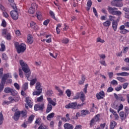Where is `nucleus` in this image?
Segmentation results:
<instances>
[{
  "label": "nucleus",
  "instance_id": "obj_28",
  "mask_svg": "<svg viewBox=\"0 0 129 129\" xmlns=\"http://www.w3.org/2000/svg\"><path fill=\"white\" fill-rule=\"evenodd\" d=\"M100 115L99 114H97L94 116V118H92L94 119V120L96 122H97V121H100Z\"/></svg>",
  "mask_w": 129,
  "mask_h": 129
},
{
  "label": "nucleus",
  "instance_id": "obj_41",
  "mask_svg": "<svg viewBox=\"0 0 129 129\" xmlns=\"http://www.w3.org/2000/svg\"><path fill=\"white\" fill-rule=\"evenodd\" d=\"M3 120H4V115H3V111L0 112V125L3 124Z\"/></svg>",
  "mask_w": 129,
  "mask_h": 129
},
{
  "label": "nucleus",
  "instance_id": "obj_20",
  "mask_svg": "<svg viewBox=\"0 0 129 129\" xmlns=\"http://www.w3.org/2000/svg\"><path fill=\"white\" fill-rule=\"evenodd\" d=\"M91 6H92V1H91V0H88L87 3V7L86 8V10L87 11V12L90 10V8H91Z\"/></svg>",
  "mask_w": 129,
  "mask_h": 129
},
{
  "label": "nucleus",
  "instance_id": "obj_62",
  "mask_svg": "<svg viewBox=\"0 0 129 129\" xmlns=\"http://www.w3.org/2000/svg\"><path fill=\"white\" fill-rule=\"evenodd\" d=\"M15 34L16 36L20 37V36H21V31H20L19 30H17L15 31Z\"/></svg>",
  "mask_w": 129,
  "mask_h": 129
},
{
  "label": "nucleus",
  "instance_id": "obj_43",
  "mask_svg": "<svg viewBox=\"0 0 129 129\" xmlns=\"http://www.w3.org/2000/svg\"><path fill=\"white\" fill-rule=\"evenodd\" d=\"M19 74L21 78H24V73L23 72V70L21 69H19Z\"/></svg>",
  "mask_w": 129,
  "mask_h": 129
},
{
  "label": "nucleus",
  "instance_id": "obj_59",
  "mask_svg": "<svg viewBox=\"0 0 129 129\" xmlns=\"http://www.w3.org/2000/svg\"><path fill=\"white\" fill-rule=\"evenodd\" d=\"M40 121H41V119L37 118H36L35 123L36 124H38V125H39V126H40V125H41V124H40Z\"/></svg>",
  "mask_w": 129,
  "mask_h": 129
},
{
  "label": "nucleus",
  "instance_id": "obj_49",
  "mask_svg": "<svg viewBox=\"0 0 129 129\" xmlns=\"http://www.w3.org/2000/svg\"><path fill=\"white\" fill-rule=\"evenodd\" d=\"M66 93L68 97L71 96V91L70 89H67L66 91Z\"/></svg>",
  "mask_w": 129,
  "mask_h": 129
},
{
  "label": "nucleus",
  "instance_id": "obj_14",
  "mask_svg": "<svg viewBox=\"0 0 129 129\" xmlns=\"http://www.w3.org/2000/svg\"><path fill=\"white\" fill-rule=\"evenodd\" d=\"M26 102L30 108L33 107V102L32 101V99L30 98V97H27L26 98Z\"/></svg>",
  "mask_w": 129,
  "mask_h": 129
},
{
  "label": "nucleus",
  "instance_id": "obj_50",
  "mask_svg": "<svg viewBox=\"0 0 129 129\" xmlns=\"http://www.w3.org/2000/svg\"><path fill=\"white\" fill-rule=\"evenodd\" d=\"M96 42L97 43H104L105 41L103 39H101L100 37H98L97 38Z\"/></svg>",
  "mask_w": 129,
  "mask_h": 129
},
{
  "label": "nucleus",
  "instance_id": "obj_55",
  "mask_svg": "<svg viewBox=\"0 0 129 129\" xmlns=\"http://www.w3.org/2000/svg\"><path fill=\"white\" fill-rule=\"evenodd\" d=\"M49 23H50V20L47 19L43 22V25L44 26H45V27H47V26H48Z\"/></svg>",
  "mask_w": 129,
  "mask_h": 129
},
{
  "label": "nucleus",
  "instance_id": "obj_57",
  "mask_svg": "<svg viewBox=\"0 0 129 129\" xmlns=\"http://www.w3.org/2000/svg\"><path fill=\"white\" fill-rule=\"evenodd\" d=\"M84 105V103H82V104H77V109H79L80 107H82Z\"/></svg>",
  "mask_w": 129,
  "mask_h": 129
},
{
  "label": "nucleus",
  "instance_id": "obj_52",
  "mask_svg": "<svg viewBox=\"0 0 129 129\" xmlns=\"http://www.w3.org/2000/svg\"><path fill=\"white\" fill-rule=\"evenodd\" d=\"M93 11L95 17H96L97 18H98V14L97 13V11L96 10V9H95V8L93 7Z\"/></svg>",
  "mask_w": 129,
  "mask_h": 129
},
{
  "label": "nucleus",
  "instance_id": "obj_25",
  "mask_svg": "<svg viewBox=\"0 0 129 129\" xmlns=\"http://www.w3.org/2000/svg\"><path fill=\"white\" fill-rule=\"evenodd\" d=\"M116 75L117 76H129V73L127 72H122L117 73Z\"/></svg>",
  "mask_w": 129,
  "mask_h": 129
},
{
  "label": "nucleus",
  "instance_id": "obj_7",
  "mask_svg": "<svg viewBox=\"0 0 129 129\" xmlns=\"http://www.w3.org/2000/svg\"><path fill=\"white\" fill-rule=\"evenodd\" d=\"M10 15L11 18L14 21H17L19 19V13L17 10H12L10 12Z\"/></svg>",
  "mask_w": 129,
  "mask_h": 129
},
{
  "label": "nucleus",
  "instance_id": "obj_63",
  "mask_svg": "<svg viewBox=\"0 0 129 129\" xmlns=\"http://www.w3.org/2000/svg\"><path fill=\"white\" fill-rule=\"evenodd\" d=\"M112 91H113V88L111 87H109L107 90V92L108 93L112 92Z\"/></svg>",
  "mask_w": 129,
  "mask_h": 129
},
{
  "label": "nucleus",
  "instance_id": "obj_60",
  "mask_svg": "<svg viewBox=\"0 0 129 129\" xmlns=\"http://www.w3.org/2000/svg\"><path fill=\"white\" fill-rule=\"evenodd\" d=\"M43 96H40L39 97L37 98V101L38 102H41V101H43Z\"/></svg>",
  "mask_w": 129,
  "mask_h": 129
},
{
  "label": "nucleus",
  "instance_id": "obj_36",
  "mask_svg": "<svg viewBox=\"0 0 129 129\" xmlns=\"http://www.w3.org/2000/svg\"><path fill=\"white\" fill-rule=\"evenodd\" d=\"M55 89H56V90H57L58 92H59V94L60 96L63 95V91H62V90L60 89V88H59V87L55 86Z\"/></svg>",
  "mask_w": 129,
  "mask_h": 129
},
{
  "label": "nucleus",
  "instance_id": "obj_3",
  "mask_svg": "<svg viewBox=\"0 0 129 129\" xmlns=\"http://www.w3.org/2000/svg\"><path fill=\"white\" fill-rule=\"evenodd\" d=\"M47 100L48 101L47 106L46 109V113H49L52 110V105L55 106L56 105V102H55L52 98L50 97L47 98Z\"/></svg>",
  "mask_w": 129,
  "mask_h": 129
},
{
  "label": "nucleus",
  "instance_id": "obj_31",
  "mask_svg": "<svg viewBox=\"0 0 129 129\" xmlns=\"http://www.w3.org/2000/svg\"><path fill=\"white\" fill-rule=\"evenodd\" d=\"M54 115H55V113L54 112H52L49 114L46 117L47 120H50V119H51V118H53Z\"/></svg>",
  "mask_w": 129,
  "mask_h": 129
},
{
  "label": "nucleus",
  "instance_id": "obj_58",
  "mask_svg": "<svg viewBox=\"0 0 129 129\" xmlns=\"http://www.w3.org/2000/svg\"><path fill=\"white\" fill-rule=\"evenodd\" d=\"M3 16L5 18H6V19H9V18H10V16L6 12H3Z\"/></svg>",
  "mask_w": 129,
  "mask_h": 129
},
{
  "label": "nucleus",
  "instance_id": "obj_5",
  "mask_svg": "<svg viewBox=\"0 0 129 129\" xmlns=\"http://www.w3.org/2000/svg\"><path fill=\"white\" fill-rule=\"evenodd\" d=\"M107 10L109 14H111V15L115 16H120L121 15V12L120 11H116L118 9L115 7L112 8L111 7H108Z\"/></svg>",
  "mask_w": 129,
  "mask_h": 129
},
{
  "label": "nucleus",
  "instance_id": "obj_9",
  "mask_svg": "<svg viewBox=\"0 0 129 129\" xmlns=\"http://www.w3.org/2000/svg\"><path fill=\"white\" fill-rule=\"evenodd\" d=\"M77 102L70 103L68 105H66V108H72V109H77Z\"/></svg>",
  "mask_w": 129,
  "mask_h": 129
},
{
  "label": "nucleus",
  "instance_id": "obj_51",
  "mask_svg": "<svg viewBox=\"0 0 129 129\" xmlns=\"http://www.w3.org/2000/svg\"><path fill=\"white\" fill-rule=\"evenodd\" d=\"M124 110H125V115H128L129 114V108L127 106L124 107Z\"/></svg>",
  "mask_w": 129,
  "mask_h": 129
},
{
  "label": "nucleus",
  "instance_id": "obj_1",
  "mask_svg": "<svg viewBox=\"0 0 129 129\" xmlns=\"http://www.w3.org/2000/svg\"><path fill=\"white\" fill-rule=\"evenodd\" d=\"M20 65L21 66L22 68L23 71L25 73V75L29 81H30V86H33L37 83V80L36 78L33 79L32 80H30V76L31 75V70H30V67L28 66V64L24 62L23 59H21L19 61Z\"/></svg>",
  "mask_w": 129,
  "mask_h": 129
},
{
  "label": "nucleus",
  "instance_id": "obj_17",
  "mask_svg": "<svg viewBox=\"0 0 129 129\" xmlns=\"http://www.w3.org/2000/svg\"><path fill=\"white\" fill-rule=\"evenodd\" d=\"M20 116L21 117H23V118H27V114H28V112H27V110H22L20 111Z\"/></svg>",
  "mask_w": 129,
  "mask_h": 129
},
{
  "label": "nucleus",
  "instance_id": "obj_13",
  "mask_svg": "<svg viewBox=\"0 0 129 129\" xmlns=\"http://www.w3.org/2000/svg\"><path fill=\"white\" fill-rule=\"evenodd\" d=\"M36 6H37L36 3H32L31 4V7L28 10L29 14H30V15H33V14H35V8H36Z\"/></svg>",
  "mask_w": 129,
  "mask_h": 129
},
{
  "label": "nucleus",
  "instance_id": "obj_19",
  "mask_svg": "<svg viewBox=\"0 0 129 129\" xmlns=\"http://www.w3.org/2000/svg\"><path fill=\"white\" fill-rule=\"evenodd\" d=\"M33 42V36L32 35L29 34L27 36V43L28 44H32Z\"/></svg>",
  "mask_w": 129,
  "mask_h": 129
},
{
  "label": "nucleus",
  "instance_id": "obj_22",
  "mask_svg": "<svg viewBox=\"0 0 129 129\" xmlns=\"http://www.w3.org/2000/svg\"><path fill=\"white\" fill-rule=\"evenodd\" d=\"M37 18L39 21L43 20V17L42 16V13L40 11H37L36 12Z\"/></svg>",
  "mask_w": 129,
  "mask_h": 129
},
{
  "label": "nucleus",
  "instance_id": "obj_32",
  "mask_svg": "<svg viewBox=\"0 0 129 129\" xmlns=\"http://www.w3.org/2000/svg\"><path fill=\"white\" fill-rule=\"evenodd\" d=\"M116 124H117V123H116V122L112 120L110 122V129H113L114 128V127H115V126L116 125Z\"/></svg>",
  "mask_w": 129,
  "mask_h": 129
},
{
  "label": "nucleus",
  "instance_id": "obj_24",
  "mask_svg": "<svg viewBox=\"0 0 129 129\" xmlns=\"http://www.w3.org/2000/svg\"><path fill=\"white\" fill-rule=\"evenodd\" d=\"M49 14L52 19L55 20V21H57V18H56V17L55 16V13H54L52 11L50 10L49 12Z\"/></svg>",
  "mask_w": 129,
  "mask_h": 129
},
{
  "label": "nucleus",
  "instance_id": "obj_16",
  "mask_svg": "<svg viewBox=\"0 0 129 129\" xmlns=\"http://www.w3.org/2000/svg\"><path fill=\"white\" fill-rule=\"evenodd\" d=\"M21 116V113L20 112V111H17L14 113V119L16 121L17 120H18V119H20V117Z\"/></svg>",
  "mask_w": 129,
  "mask_h": 129
},
{
  "label": "nucleus",
  "instance_id": "obj_44",
  "mask_svg": "<svg viewBox=\"0 0 129 129\" xmlns=\"http://www.w3.org/2000/svg\"><path fill=\"white\" fill-rule=\"evenodd\" d=\"M119 115H120V117L122 118V119H124V116L125 117L126 116V115H125V113H124L123 112V111L120 112Z\"/></svg>",
  "mask_w": 129,
  "mask_h": 129
},
{
  "label": "nucleus",
  "instance_id": "obj_45",
  "mask_svg": "<svg viewBox=\"0 0 129 129\" xmlns=\"http://www.w3.org/2000/svg\"><path fill=\"white\" fill-rule=\"evenodd\" d=\"M61 42L63 44H68L69 43V39L68 38H63L61 40Z\"/></svg>",
  "mask_w": 129,
  "mask_h": 129
},
{
  "label": "nucleus",
  "instance_id": "obj_11",
  "mask_svg": "<svg viewBox=\"0 0 129 129\" xmlns=\"http://www.w3.org/2000/svg\"><path fill=\"white\" fill-rule=\"evenodd\" d=\"M2 34L6 39H7V40H12V35H11V33L7 31V30L4 29L2 32Z\"/></svg>",
  "mask_w": 129,
  "mask_h": 129
},
{
  "label": "nucleus",
  "instance_id": "obj_12",
  "mask_svg": "<svg viewBox=\"0 0 129 129\" xmlns=\"http://www.w3.org/2000/svg\"><path fill=\"white\" fill-rule=\"evenodd\" d=\"M125 28V26L124 25H121L119 27V30H120L119 32L122 35H125V34H127V33H129V30H127Z\"/></svg>",
  "mask_w": 129,
  "mask_h": 129
},
{
  "label": "nucleus",
  "instance_id": "obj_27",
  "mask_svg": "<svg viewBox=\"0 0 129 129\" xmlns=\"http://www.w3.org/2000/svg\"><path fill=\"white\" fill-rule=\"evenodd\" d=\"M53 90H47L45 93V95L46 96H52L53 94Z\"/></svg>",
  "mask_w": 129,
  "mask_h": 129
},
{
  "label": "nucleus",
  "instance_id": "obj_35",
  "mask_svg": "<svg viewBox=\"0 0 129 129\" xmlns=\"http://www.w3.org/2000/svg\"><path fill=\"white\" fill-rule=\"evenodd\" d=\"M30 27L31 28H33L34 30H38L37 29V24L34 22L30 23Z\"/></svg>",
  "mask_w": 129,
  "mask_h": 129
},
{
  "label": "nucleus",
  "instance_id": "obj_40",
  "mask_svg": "<svg viewBox=\"0 0 129 129\" xmlns=\"http://www.w3.org/2000/svg\"><path fill=\"white\" fill-rule=\"evenodd\" d=\"M12 90V89L11 88H5L4 89V92H5V93H11Z\"/></svg>",
  "mask_w": 129,
  "mask_h": 129
},
{
  "label": "nucleus",
  "instance_id": "obj_23",
  "mask_svg": "<svg viewBox=\"0 0 129 129\" xmlns=\"http://www.w3.org/2000/svg\"><path fill=\"white\" fill-rule=\"evenodd\" d=\"M117 21H113L112 23V27L114 31L117 29Z\"/></svg>",
  "mask_w": 129,
  "mask_h": 129
},
{
  "label": "nucleus",
  "instance_id": "obj_26",
  "mask_svg": "<svg viewBox=\"0 0 129 129\" xmlns=\"http://www.w3.org/2000/svg\"><path fill=\"white\" fill-rule=\"evenodd\" d=\"M116 79L118 80V81H119L121 83H123V82H126V79L121 77H116Z\"/></svg>",
  "mask_w": 129,
  "mask_h": 129
},
{
  "label": "nucleus",
  "instance_id": "obj_38",
  "mask_svg": "<svg viewBox=\"0 0 129 129\" xmlns=\"http://www.w3.org/2000/svg\"><path fill=\"white\" fill-rule=\"evenodd\" d=\"M2 78L7 80L8 78H12V75H10V74L9 73L5 74L3 75V77Z\"/></svg>",
  "mask_w": 129,
  "mask_h": 129
},
{
  "label": "nucleus",
  "instance_id": "obj_53",
  "mask_svg": "<svg viewBox=\"0 0 129 129\" xmlns=\"http://www.w3.org/2000/svg\"><path fill=\"white\" fill-rule=\"evenodd\" d=\"M122 109H123V105H122V104H120L118 106V109H117V112H119V111L122 110Z\"/></svg>",
  "mask_w": 129,
  "mask_h": 129
},
{
  "label": "nucleus",
  "instance_id": "obj_15",
  "mask_svg": "<svg viewBox=\"0 0 129 129\" xmlns=\"http://www.w3.org/2000/svg\"><path fill=\"white\" fill-rule=\"evenodd\" d=\"M45 105L44 103H42L40 105H35L34 106V110L36 111L38 110H43L44 109V106Z\"/></svg>",
  "mask_w": 129,
  "mask_h": 129
},
{
  "label": "nucleus",
  "instance_id": "obj_21",
  "mask_svg": "<svg viewBox=\"0 0 129 129\" xmlns=\"http://www.w3.org/2000/svg\"><path fill=\"white\" fill-rule=\"evenodd\" d=\"M110 112H111V113H112L113 115H114V117L115 119H118L119 117H118V115L116 113V111H114V110H113V109L112 108H110Z\"/></svg>",
  "mask_w": 129,
  "mask_h": 129
},
{
  "label": "nucleus",
  "instance_id": "obj_33",
  "mask_svg": "<svg viewBox=\"0 0 129 129\" xmlns=\"http://www.w3.org/2000/svg\"><path fill=\"white\" fill-rule=\"evenodd\" d=\"M111 24V22L109 20H107L103 23L104 27H109Z\"/></svg>",
  "mask_w": 129,
  "mask_h": 129
},
{
  "label": "nucleus",
  "instance_id": "obj_29",
  "mask_svg": "<svg viewBox=\"0 0 129 129\" xmlns=\"http://www.w3.org/2000/svg\"><path fill=\"white\" fill-rule=\"evenodd\" d=\"M37 129H49L48 126L45 125L43 123H41L40 126L38 127Z\"/></svg>",
  "mask_w": 129,
  "mask_h": 129
},
{
  "label": "nucleus",
  "instance_id": "obj_30",
  "mask_svg": "<svg viewBox=\"0 0 129 129\" xmlns=\"http://www.w3.org/2000/svg\"><path fill=\"white\" fill-rule=\"evenodd\" d=\"M81 113L82 116L83 115H87V114H89L90 112H89L88 110H82L81 112Z\"/></svg>",
  "mask_w": 129,
  "mask_h": 129
},
{
  "label": "nucleus",
  "instance_id": "obj_47",
  "mask_svg": "<svg viewBox=\"0 0 129 129\" xmlns=\"http://www.w3.org/2000/svg\"><path fill=\"white\" fill-rule=\"evenodd\" d=\"M111 85H113L114 86V85H117L118 84V83H117V81L115 80H113L112 81L110 82Z\"/></svg>",
  "mask_w": 129,
  "mask_h": 129
},
{
  "label": "nucleus",
  "instance_id": "obj_39",
  "mask_svg": "<svg viewBox=\"0 0 129 129\" xmlns=\"http://www.w3.org/2000/svg\"><path fill=\"white\" fill-rule=\"evenodd\" d=\"M96 124V122L94 121V119H91L90 122V127H92L93 125H95Z\"/></svg>",
  "mask_w": 129,
  "mask_h": 129
},
{
  "label": "nucleus",
  "instance_id": "obj_4",
  "mask_svg": "<svg viewBox=\"0 0 129 129\" xmlns=\"http://www.w3.org/2000/svg\"><path fill=\"white\" fill-rule=\"evenodd\" d=\"M35 89H36V91H34L33 92V95H37L39 96L41 93H42V91H43V88H42V86H41V83L40 82H37L35 85Z\"/></svg>",
  "mask_w": 129,
  "mask_h": 129
},
{
  "label": "nucleus",
  "instance_id": "obj_42",
  "mask_svg": "<svg viewBox=\"0 0 129 129\" xmlns=\"http://www.w3.org/2000/svg\"><path fill=\"white\" fill-rule=\"evenodd\" d=\"M109 21H110V22H116V20H115V17L110 15L109 16Z\"/></svg>",
  "mask_w": 129,
  "mask_h": 129
},
{
  "label": "nucleus",
  "instance_id": "obj_18",
  "mask_svg": "<svg viewBox=\"0 0 129 129\" xmlns=\"http://www.w3.org/2000/svg\"><path fill=\"white\" fill-rule=\"evenodd\" d=\"M63 127L64 129H74V126L72 124L69 123H66L63 125Z\"/></svg>",
  "mask_w": 129,
  "mask_h": 129
},
{
  "label": "nucleus",
  "instance_id": "obj_56",
  "mask_svg": "<svg viewBox=\"0 0 129 129\" xmlns=\"http://www.w3.org/2000/svg\"><path fill=\"white\" fill-rule=\"evenodd\" d=\"M121 89H122V86L121 85H119L118 87L115 88V90H116V91H120Z\"/></svg>",
  "mask_w": 129,
  "mask_h": 129
},
{
  "label": "nucleus",
  "instance_id": "obj_54",
  "mask_svg": "<svg viewBox=\"0 0 129 129\" xmlns=\"http://www.w3.org/2000/svg\"><path fill=\"white\" fill-rule=\"evenodd\" d=\"M128 67H122L121 68L122 71H129V64H128Z\"/></svg>",
  "mask_w": 129,
  "mask_h": 129
},
{
  "label": "nucleus",
  "instance_id": "obj_8",
  "mask_svg": "<svg viewBox=\"0 0 129 129\" xmlns=\"http://www.w3.org/2000/svg\"><path fill=\"white\" fill-rule=\"evenodd\" d=\"M114 96L116 99V100H119V101H122V102H124L125 101V99L123 98L121 94H119L118 95L115 93H114Z\"/></svg>",
  "mask_w": 129,
  "mask_h": 129
},
{
  "label": "nucleus",
  "instance_id": "obj_37",
  "mask_svg": "<svg viewBox=\"0 0 129 129\" xmlns=\"http://www.w3.org/2000/svg\"><path fill=\"white\" fill-rule=\"evenodd\" d=\"M1 51L4 52V51H6V45H5V42H2L1 43Z\"/></svg>",
  "mask_w": 129,
  "mask_h": 129
},
{
  "label": "nucleus",
  "instance_id": "obj_46",
  "mask_svg": "<svg viewBox=\"0 0 129 129\" xmlns=\"http://www.w3.org/2000/svg\"><path fill=\"white\" fill-rule=\"evenodd\" d=\"M11 95H13V96H15L16 95H17L18 92H17V91H16V90L12 89V90H11Z\"/></svg>",
  "mask_w": 129,
  "mask_h": 129
},
{
  "label": "nucleus",
  "instance_id": "obj_10",
  "mask_svg": "<svg viewBox=\"0 0 129 129\" xmlns=\"http://www.w3.org/2000/svg\"><path fill=\"white\" fill-rule=\"evenodd\" d=\"M96 97L98 100H100V99H103V97H105V93H104V91H101L99 93L96 94Z\"/></svg>",
  "mask_w": 129,
  "mask_h": 129
},
{
  "label": "nucleus",
  "instance_id": "obj_48",
  "mask_svg": "<svg viewBox=\"0 0 129 129\" xmlns=\"http://www.w3.org/2000/svg\"><path fill=\"white\" fill-rule=\"evenodd\" d=\"M1 26L3 27V28H6L7 27V22H6V20L5 19H3L2 20Z\"/></svg>",
  "mask_w": 129,
  "mask_h": 129
},
{
  "label": "nucleus",
  "instance_id": "obj_2",
  "mask_svg": "<svg viewBox=\"0 0 129 129\" xmlns=\"http://www.w3.org/2000/svg\"><path fill=\"white\" fill-rule=\"evenodd\" d=\"M14 46L18 54L24 52L25 51H26V49H27V46L25 44V43H21L20 44V43L18 42H16L14 43Z\"/></svg>",
  "mask_w": 129,
  "mask_h": 129
},
{
  "label": "nucleus",
  "instance_id": "obj_34",
  "mask_svg": "<svg viewBox=\"0 0 129 129\" xmlns=\"http://www.w3.org/2000/svg\"><path fill=\"white\" fill-rule=\"evenodd\" d=\"M34 117H35V115H33V114L31 115L29 117V118H28V122H29V123H32V122H33V120H34Z\"/></svg>",
  "mask_w": 129,
  "mask_h": 129
},
{
  "label": "nucleus",
  "instance_id": "obj_64",
  "mask_svg": "<svg viewBox=\"0 0 129 129\" xmlns=\"http://www.w3.org/2000/svg\"><path fill=\"white\" fill-rule=\"evenodd\" d=\"M74 129H82V125H76Z\"/></svg>",
  "mask_w": 129,
  "mask_h": 129
},
{
  "label": "nucleus",
  "instance_id": "obj_6",
  "mask_svg": "<svg viewBox=\"0 0 129 129\" xmlns=\"http://www.w3.org/2000/svg\"><path fill=\"white\" fill-rule=\"evenodd\" d=\"M81 99L82 102L85 101V94L83 92L81 91L76 93V95L74 97V99Z\"/></svg>",
  "mask_w": 129,
  "mask_h": 129
},
{
  "label": "nucleus",
  "instance_id": "obj_61",
  "mask_svg": "<svg viewBox=\"0 0 129 129\" xmlns=\"http://www.w3.org/2000/svg\"><path fill=\"white\" fill-rule=\"evenodd\" d=\"M23 89L24 90H27L28 89V83H25L23 85Z\"/></svg>",
  "mask_w": 129,
  "mask_h": 129
}]
</instances>
